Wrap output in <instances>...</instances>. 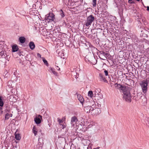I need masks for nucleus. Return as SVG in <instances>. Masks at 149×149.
<instances>
[{
    "mask_svg": "<svg viewBox=\"0 0 149 149\" xmlns=\"http://www.w3.org/2000/svg\"><path fill=\"white\" fill-rule=\"evenodd\" d=\"M122 93L123 95V99L127 102H130L131 101V97L128 87L127 88L126 90L123 91Z\"/></svg>",
    "mask_w": 149,
    "mask_h": 149,
    "instance_id": "f257e3e1",
    "label": "nucleus"
},
{
    "mask_svg": "<svg viewBox=\"0 0 149 149\" xmlns=\"http://www.w3.org/2000/svg\"><path fill=\"white\" fill-rule=\"evenodd\" d=\"M94 95L95 98V100H97V101L98 104L101 105L103 103L104 100L102 99L103 95L100 92L97 93V94L95 93Z\"/></svg>",
    "mask_w": 149,
    "mask_h": 149,
    "instance_id": "f03ea898",
    "label": "nucleus"
},
{
    "mask_svg": "<svg viewBox=\"0 0 149 149\" xmlns=\"http://www.w3.org/2000/svg\"><path fill=\"white\" fill-rule=\"evenodd\" d=\"M95 18L93 15H91L88 17L86 19L85 25L87 26H89L92 23L94 20Z\"/></svg>",
    "mask_w": 149,
    "mask_h": 149,
    "instance_id": "7ed1b4c3",
    "label": "nucleus"
},
{
    "mask_svg": "<svg viewBox=\"0 0 149 149\" xmlns=\"http://www.w3.org/2000/svg\"><path fill=\"white\" fill-rule=\"evenodd\" d=\"M148 82L147 81H143L141 83L140 85L142 88L143 92L145 93L147 89Z\"/></svg>",
    "mask_w": 149,
    "mask_h": 149,
    "instance_id": "20e7f679",
    "label": "nucleus"
},
{
    "mask_svg": "<svg viewBox=\"0 0 149 149\" xmlns=\"http://www.w3.org/2000/svg\"><path fill=\"white\" fill-rule=\"evenodd\" d=\"M45 20L48 22L54 21L55 19L54 15L52 13H49L45 16Z\"/></svg>",
    "mask_w": 149,
    "mask_h": 149,
    "instance_id": "39448f33",
    "label": "nucleus"
},
{
    "mask_svg": "<svg viewBox=\"0 0 149 149\" xmlns=\"http://www.w3.org/2000/svg\"><path fill=\"white\" fill-rule=\"evenodd\" d=\"M114 86L117 89H119L120 91L122 92L125 90H126L127 88L128 87L127 86H126L120 84H118L117 83L115 84Z\"/></svg>",
    "mask_w": 149,
    "mask_h": 149,
    "instance_id": "423d86ee",
    "label": "nucleus"
},
{
    "mask_svg": "<svg viewBox=\"0 0 149 149\" xmlns=\"http://www.w3.org/2000/svg\"><path fill=\"white\" fill-rule=\"evenodd\" d=\"M85 58L87 59L88 61L93 64V61H96L95 59V58L93 55L91 53L88 54V55H87L86 56Z\"/></svg>",
    "mask_w": 149,
    "mask_h": 149,
    "instance_id": "0eeeda50",
    "label": "nucleus"
},
{
    "mask_svg": "<svg viewBox=\"0 0 149 149\" xmlns=\"http://www.w3.org/2000/svg\"><path fill=\"white\" fill-rule=\"evenodd\" d=\"M100 53L99 56L100 59L104 60L107 58V57H108V55L107 53L103 51H101Z\"/></svg>",
    "mask_w": 149,
    "mask_h": 149,
    "instance_id": "6e6552de",
    "label": "nucleus"
},
{
    "mask_svg": "<svg viewBox=\"0 0 149 149\" xmlns=\"http://www.w3.org/2000/svg\"><path fill=\"white\" fill-rule=\"evenodd\" d=\"M78 121V120L76 117L74 116L72 117L70 122L71 127L74 126Z\"/></svg>",
    "mask_w": 149,
    "mask_h": 149,
    "instance_id": "1a4fd4ad",
    "label": "nucleus"
},
{
    "mask_svg": "<svg viewBox=\"0 0 149 149\" xmlns=\"http://www.w3.org/2000/svg\"><path fill=\"white\" fill-rule=\"evenodd\" d=\"M42 118V116L40 115H39L37 117H36L34 118V121L37 124H40L41 122V119Z\"/></svg>",
    "mask_w": 149,
    "mask_h": 149,
    "instance_id": "9d476101",
    "label": "nucleus"
},
{
    "mask_svg": "<svg viewBox=\"0 0 149 149\" xmlns=\"http://www.w3.org/2000/svg\"><path fill=\"white\" fill-rule=\"evenodd\" d=\"M77 97L78 100L80 102L82 103L84 101V99L82 96H81L80 94H79L77 95Z\"/></svg>",
    "mask_w": 149,
    "mask_h": 149,
    "instance_id": "9b49d317",
    "label": "nucleus"
},
{
    "mask_svg": "<svg viewBox=\"0 0 149 149\" xmlns=\"http://www.w3.org/2000/svg\"><path fill=\"white\" fill-rule=\"evenodd\" d=\"M29 47L31 50H33L35 48V46L33 42L31 41L29 43Z\"/></svg>",
    "mask_w": 149,
    "mask_h": 149,
    "instance_id": "f8f14e48",
    "label": "nucleus"
},
{
    "mask_svg": "<svg viewBox=\"0 0 149 149\" xmlns=\"http://www.w3.org/2000/svg\"><path fill=\"white\" fill-rule=\"evenodd\" d=\"M99 75L101 81H103L104 82H105L107 81L104 76L102 74L100 73L99 74Z\"/></svg>",
    "mask_w": 149,
    "mask_h": 149,
    "instance_id": "ddd939ff",
    "label": "nucleus"
},
{
    "mask_svg": "<svg viewBox=\"0 0 149 149\" xmlns=\"http://www.w3.org/2000/svg\"><path fill=\"white\" fill-rule=\"evenodd\" d=\"M12 52H17L18 49V46L16 45H13L12 47Z\"/></svg>",
    "mask_w": 149,
    "mask_h": 149,
    "instance_id": "4468645a",
    "label": "nucleus"
},
{
    "mask_svg": "<svg viewBox=\"0 0 149 149\" xmlns=\"http://www.w3.org/2000/svg\"><path fill=\"white\" fill-rule=\"evenodd\" d=\"M91 110H94V112H95V113L96 114H98L100 113V109H95L93 110V108H92V109H91V108L89 110V111Z\"/></svg>",
    "mask_w": 149,
    "mask_h": 149,
    "instance_id": "2eb2a0df",
    "label": "nucleus"
},
{
    "mask_svg": "<svg viewBox=\"0 0 149 149\" xmlns=\"http://www.w3.org/2000/svg\"><path fill=\"white\" fill-rule=\"evenodd\" d=\"M12 114L11 113L9 114L8 113H6L5 116V120H8L10 117H12Z\"/></svg>",
    "mask_w": 149,
    "mask_h": 149,
    "instance_id": "dca6fc26",
    "label": "nucleus"
},
{
    "mask_svg": "<svg viewBox=\"0 0 149 149\" xmlns=\"http://www.w3.org/2000/svg\"><path fill=\"white\" fill-rule=\"evenodd\" d=\"M4 103L3 101L1 96H0V109L2 110V107L3 106Z\"/></svg>",
    "mask_w": 149,
    "mask_h": 149,
    "instance_id": "f3484780",
    "label": "nucleus"
},
{
    "mask_svg": "<svg viewBox=\"0 0 149 149\" xmlns=\"http://www.w3.org/2000/svg\"><path fill=\"white\" fill-rule=\"evenodd\" d=\"M55 70L54 68H50V72H52L55 75L57 76L58 73L55 71Z\"/></svg>",
    "mask_w": 149,
    "mask_h": 149,
    "instance_id": "a211bd4d",
    "label": "nucleus"
},
{
    "mask_svg": "<svg viewBox=\"0 0 149 149\" xmlns=\"http://www.w3.org/2000/svg\"><path fill=\"white\" fill-rule=\"evenodd\" d=\"M19 41L21 43H24L25 41V38L24 37H21L19 38Z\"/></svg>",
    "mask_w": 149,
    "mask_h": 149,
    "instance_id": "6ab92c4d",
    "label": "nucleus"
},
{
    "mask_svg": "<svg viewBox=\"0 0 149 149\" xmlns=\"http://www.w3.org/2000/svg\"><path fill=\"white\" fill-rule=\"evenodd\" d=\"M9 100L10 102H15V99L14 98L13 96V95H10L9 97Z\"/></svg>",
    "mask_w": 149,
    "mask_h": 149,
    "instance_id": "aec40b11",
    "label": "nucleus"
},
{
    "mask_svg": "<svg viewBox=\"0 0 149 149\" xmlns=\"http://www.w3.org/2000/svg\"><path fill=\"white\" fill-rule=\"evenodd\" d=\"M15 138L17 140H19L21 138V136L19 134H16L15 135Z\"/></svg>",
    "mask_w": 149,
    "mask_h": 149,
    "instance_id": "412c9836",
    "label": "nucleus"
},
{
    "mask_svg": "<svg viewBox=\"0 0 149 149\" xmlns=\"http://www.w3.org/2000/svg\"><path fill=\"white\" fill-rule=\"evenodd\" d=\"M33 132L34 133V135L36 136L37 134V131L36 130V129L35 126H34L33 129Z\"/></svg>",
    "mask_w": 149,
    "mask_h": 149,
    "instance_id": "4be33fe9",
    "label": "nucleus"
},
{
    "mask_svg": "<svg viewBox=\"0 0 149 149\" xmlns=\"http://www.w3.org/2000/svg\"><path fill=\"white\" fill-rule=\"evenodd\" d=\"M42 60L45 64L47 66H48V65L49 64L47 61L44 57H42Z\"/></svg>",
    "mask_w": 149,
    "mask_h": 149,
    "instance_id": "5701e85b",
    "label": "nucleus"
},
{
    "mask_svg": "<svg viewBox=\"0 0 149 149\" xmlns=\"http://www.w3.org/2000/svg\"><path fill=\"white\" fill-rule=\"evenodd\" d=\"M94 93H93V92L92 91H90L88 92V96L90 97H92L93 96H94Z\"/></svg>",
    "mask_w": 149,
    "mask_h": 149,
    "instance_id": "b1692460",
    "label": "nucleus"
},
{
    "mask_svg": "<svg viewBox=\"0 0 149 149\" xmlns=\"http://www.w3.org/2000/svg\"><path fill=\"white\" fill-rule=\"evenodd\" d=\"M93 7H95L97 4V1L96 0H93L92 3Z\"/></svg>",
    "mask_w": 149,
    "mask_h": 149,
    "instance_id": "393cba45",
    "label": "nucleus"
},
{
    "mask_svg": "<svg viewBox=\"0 0 149 149\" xmlns=\"http://www.w3.org/2000/svg\"><path fill=\"white\" fill-rule=\"evenodd\" d=\"M60 12V15L62 17H64L65 16L64 12L63 11V10H61V11Z\"/></svg>",
    "mask_w": 149,
    "mask_h": 149,
    "instance_id": "a878e982",
    "label": "nucleus"
},
{
    "mask_svg": "<svg viewBox=\"0 0 149 149\" xmlns=\"http://www.w3.org/2000/svg\"><path fill=\"white\" fill-rule=\"evenodd\" d=\"M0 55L2 58L5 57V55L4 54V52H0Z\"/></svg>",
    "mask_w": 149,
    "mask_h": 149,
    "instance_id": "bb28decb",
    "label": "nucleus"
},
{
    "mask_svg": "<svg viewBox=\"0 0 149 149\" xmlns=\"http://www.w3.org/2000/svg\"><path fill=\"white\" fill-rule=\"evenodd\" d=\"M100 89H97L95 91H94L93 92L97 94V93H98L99 92H100Z\"/></svg>",
    "mask_w": 149,
    "mask_h": 149,
    "instance_id": "cd10ccee",
    "label": "nucleus"
},
{
    "mask_svg": "<svg viewBox=\"0 0 149 149\" xmlns=\"http://www.w3.org/2000/svg\"><path fill=\"white\" fill-rule=\"evenodd\" d=\"M105 75L106 76L108 75V72L107 70H105L104 71Z\"/></svg>",
    "mask_w": 149,
    "mask_h": 149,
    "instance_id": "c85d7f7f",
    "label": "nucleus"
},
{
    "mask_svg": "<svg viewBox=\"0 0 149 149\" xmlns=\"http://www.w3.org/2000/svg\"><path fill=\"white\" fill-rule=\"evenodd\" d=\"M146 123L147 125L149 127V118H148V120Z\"/></svg>",
    "mask_w": 149,
    "mask_h": 149,
    "instance_id": "c756f323",
    "label": "nucleus"
},
{
    "mask_svg": "<svg viewBox=\"0 0 149 149\" xmlns=\"http://www.w3.org/2000/svg\"><path fill=\"white\" fill-rule=\"evenodd\" d=\"M58 121L59 123H61L63 122V121L61 119H59L58 120Z\"/></svg>",
    "mask_w": 149,
    "mask_h": 149,
    "instance_id": "7c9ffc66",
    "label": "nucleus"
},
{
    "mask_svg": "<svg viewBox=\"0 0 149 149\" xmlns=\"http://www.w3.org/2000/svg\"><path fill=\"white\" fill-rule=\"evenodd\" d=\"M37 56L38 57H39L40 58L41 57V55L38 53L37 54Z\"/></svg>",
    "mask_w": 149,
    "mask_h": 149,
    "instance_id": "2f4dec72",
    "label": "nucleus"
},
{
    "mask_svg": "<svg viewBox=\"0 0 149 149\" xmlns=\"http://www.w3.org/2000/svg\"><path fill=\"white\" fill-rule=\"evenodd\" d=\"M100 147H97V148H94V149H100Z\"/></svg>",
    "mask_w": 149,
    "mask_h": 149,
    "instance_id": "473e14b6",
    "label": "nucleus"
},
{
    "mask_svg": "<svg viewBox=\"0 0 149 149\" xmlns=\"http://www.w3.org/2000/svg\"><path fill=\"white\" fill-rule=\"evenodd\" d=\"M92 126L93 125H90L88 126V127H90Z\"/></svg>",
    "mask_w": 149,
    "mask_h": 149,
    "instance_id": "72a5a7b5",
    "label": "nucleus"
},
{
    "mask_svg": "<svg viewBox=\"0 0 149 149\" xmlns=\"http://www.w3.org/2000/svg\"><path fill=\"white\" fill-rule=\"evenodd\" d=\"M147 10L149 11V6H147Z\"/></svg>",
    "mask_w": 149,
    "mask_h": 149,
    "instance_id": "f704fd0d",
    "label": "nucleus"
},
{
    "mask_svg": "<svg viewBox=\"0 0 149 149\" xmlns=\"http://www.w3.org/2000/svg\"><path fill=\"white\" fill-rule=\"evenodd\" d=\"M87 149H91V148L90 147H89L88 146L87 148Z\"/></svg>",
    "mask_w": 149,
    "mask_h": 149,
    "instance_id": "c9c22d12",
    "label": "nucleus"
},
{
    "mask_svg": "<svg viewBox=\"0 0 149 149\" xmlns=\"http://www.w3.org/2000/svg\"><path fill=\"white\" fill-rule=\"evenodd\" d=\"M90 107H89V106H87V107H86V108H90Z\"/></svg>",
    "mask_w": 149,
    "mask_h": 149,
    "instance_id": "e433bc0d",
    "label": "nucleus"
},
{
    "mask_svg": "<svg viewBox=\"0 0 149 149\" xmlns=\"http://www.w3.org/2000/svg\"><path fill=\"white\" fill-rule=\"evenodd\" d=\"M9 110H6V112H9Z\"/></svg>",
    "mask_w": 149,
    "mask_h": 149,
    "instance_id": "4c0bfd02",
    "label": "nucleus"
},
{
    "mask_svg": "<svg viewBox=\"0 0 149 149\" xmlns=\"http://www.w3.org/2000/svg\"><path fill=\"white\" fill-rule=\"evenodd\" d=\"M57 69L58 70H60V68H58H58H57Z\"/></svg>",
    "mask_w": 149,
    "mask_h": 149,
    "instance_id": "58836bf2",
    "label": "nucleus"
},
{
    "mask_svg": "<svg viewBox=\"0 0 149 149\" xmlns=\"http://www.w3.org/2000/svg\"><path fill=\"white\" fill-rule=\"evenodd\" d=\"M136 1H139L140 0H136Z\"/></svg>",
    "mask_w": 149,
    "mask_h": 149,
    "instance_id": "ea45409f",
    "label": "nucleus"
},
{
    "mask_svg": "<svg viewBox=\"0 0 149 149\" xmlns=\"http://www.w3.org/2000/svg\"><path fill=\"white\" fill-rule=\"evenodd\" d=\"M48 125H49V127H50V125L49 124H48Z\"/></svg>",
    "mask_w": 149,
    "mask_h": 149,
    "instance_id": "a19ab883",
    "label": "nucleus"
}]
</instances>
